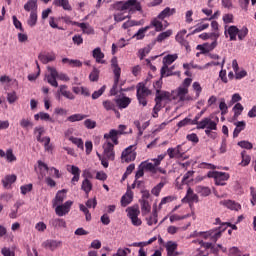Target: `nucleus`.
I'll return each instance as SVG.
<instances>
[{"instance_id": "obj_1", "label": "nucleus", "mask_w": 256, "mask_h": 256, "mask_svg": "<svg viewBox=\"0 0 256 256\" xmlns=\"http://www.w3.org/2000/svg\"><path fill=\"white\" fill-rule=\"evenodd\" d=\"M200 168H212V170H209L207 176L209 178H214L215 184L224 186L230 178L229 172H219L218 170H215L216 166L215 164H212L210 162H201Z\"/></svg>"}, {"instance_id": "obj_2", "label": "nucleus", "mask_w": 256, "mask_h": 256, "mask_svg": "<svg viewBox=\"0 0 256 256\" xmlns=\"http://www.w3.org/2000/svg\"><path fill=\"white\" fill-rule=\"evenodd\" d=\"M136 0H128L127 2H117L115 4L116 10H119L116 14H114V20L116 22H123L128 18L129 14H126L127 10H130L132 6H135Z\"/></svg>"}, {"instance_id": "obj_3", "label": "nucleus", "mask_w": 256, "mask_h": 256, "mask_svg": "<svg viewBox=\"0 0 256 256\" xmlns=\"http://www.w3.org/2000/svg\"><path fill=\"white\" fill-rule=\"evenodd\" d=\"M220 34L219 32H212L211 34H208L207 32H203V34H200L199 38H202V40H208L209 38H213V42L211 44L206 43V44H199L197 46L198 50H201L203 54H207L208 52H211V50H214L216 46L218 45V38Z\"/></svg>"}, {"instance_id": "obj_4", "label": "nucleus", "mask_w": 256, "mask_h": 256, "mask_svg": "<svg viewBox=\"0 0 256 256\" xmlns=\"http://www.w3.org/2000/svg\"><path fill=\"white\" fill-rule=\"evenodd\" d=\"M228 227H231L234 231L238 229L237 225H232V222H224L222 227H216V229H211L205 233V238H210L211 241L217 243L218 239L222 237V233H224Z\"/></svg>"}, {"instance_id": "obj_5", "label": "nucleus", "mask_w": 256, "mask_h": 256, "mask_svg": "<svg viewBox=\"0 0 256 256\" xmlns=\"http://www.w3.org/2000/svg\"><path fill=\"white\" fill-rule=\"evenodd\" d=\"M126 213H127V217H129L134 227H141L143 222L141 218H139V215H141L139 204H133V206H128L126 208Z\"/></svg>"}, {"instance_id": "obj_6", "label": "nucleus", "mask_w": 256, "mask_h": 256, "mask_svg": "<svg viewBox=\"0 0 256 256\" xmlns=\"http://www.w3.org/2000/svg\"><path fill=\"white\" fill-rule=\"evenodd\" d=\"M46 79H47V83H49V85H51L52 87H59V83H57V79H60V81H64L65 75L59 74V72H57V69H55V67L48 66Z\"/></svg>"}, {"instance_id": "obj_7", "label": "nucleus", "mask_w": 256, "mask_h": 256, "mask_svg": "<svg viewBox=\"0 0 256 256\" xmlns=\"http://www.w3.org/2000/svg\"><path fill=\"white\" fill-rule=\"evenodd\" d=\"M136 96L139 104L142 106H147V96L151 94V90L147 88L145 82H138Z\"/></svg>"}, {"instance_id": "obj_8", "label": "nucleus", "mask_w": 256, "mask_h": 256, "mask_svg": "<svg viewBox=\"0 0 256 256\" xmlns=\"http://www.w3.org/2000/svg\"><path fill=\"white\" fill-rule=\"evenodd\" d=\"M192 84V78H185L183 80L182 86H179L177 88V96L180 98V100L185 101V100H194L193 96H189V86Z\"/></svg>"}, {"instance_id": "obj_9", "label": "nucleus", "mask_w": 256, "mask_h": 256, "mask_svg": "<svg viewBox=\"0 0 256 256\" xmlns=\"http://www.w3.org/2000/svg\"><path fill=\"white\" fill-rule=\"evenodd\" d=\"M86 118V120H84ZM70 122H77L80 120H84V126L88 129L96 128L97 122L96 120H92L91 118H87V114H72L67 118Z\"/></svg>"}, {"instance_id": "obj_10", "label": "nucleus", "mask_w": 256, "mask_h": 256, "mask_svg": "<svg viewBox=\"0 0 256 256\" xmlns=\"http://www.w3.org/2000/svg\"><path fill=\"white\" fill-rule=\"evenodd\" d=\"M197 124L199 129L206 128L205 133L207 134V136L210 137L212 134V130H217V122H215V120H212V118L210 117L203 118Z\"/></svg>"}, {"instance_id": "obj_11", "label": "nucleus", "mask_w": 256, "mask_h": 256, "mask_svg": "<svg viewBox=\"0 0 256 256\" xmlns=\"http://www.w3.org/2000/svg\"><path fill=\"white\" fill-rule=\"evenodd\" d=\"M126 128V124H119V130L111 129L104 134V138H110L114 144H119V134H123Z\"/></svg>"}, {"instance_id": "obj_12", "label": "nucleus", "mask_w": 256, "mask_h": 256, "mask_svg": "<svg viewBox=\"0 0 256 256\" xmlns=\"http://www.w3.org/2000/svg\"><path fill=\"white\" fill-rule=\"evenodd\" d=\"M106 142L103 144V152L104 156L108 160H115L116 152H115V142H110L109 138H106Z\"/></svg>"}, {"instance_id": "obj_13", "label": "nucleus", "mask_w": 256, "mask_h": 256, "mask_svg": "<svg viewBox=\"0 0 256 256\" xmlns=\"http://www.w3.org/2000/svg\"><path fill=\"white\" fill-rule=\"evenodd\" d=\"M66 168L68 172L73 175V177L71 178V183L76 184L77 182H79L81 176V168H79V166H76L75 164H68Z\"/></svg>"}, {"instance_id": "obj_14", "label": "nucleus", "mask_w": 256, "mask_h": 256, "mask_svg": "<svg viewBox=\"0 0 256 256\" xmlns=\"http://www.w3.org/2000/svg\"><path fill=\"white\" fill-rule=\"evenodd\" d=\"M134 199V192L131 188V186H127V190L125 194L121 197V207H128V205H131L133 203Z\"/></svg>"}, {"instance_id": "obj_15", "label": "nucleus", "mask_w": 256, "mask_h": 256, "mask_svg": "<svg viewBox=\"0 0 256 256\" xmlns=\"http://www.w3.org/2000/svg\"><path fill=\"white\" fill-rule=\"evenodd\" d=\"M136 157H137V152L133 150V145H130L127 148H125V150H123L121 154V159L122 161H125V162H132L133 160H135Z\"/></svg>"}, {"instance_id": "obj_16", "label": "nucleus", "mask_w": 256, "mask_h": 256, "mask_svg": "<svg viewBox=\"0 0 256 256\" xmlns=\"http://www.w3.org/2000/svg\"><path fill=\"white\" fill-rule=\"evenodd\" d=\"M220 205H223V207H226V209H230V211H241L242 206L240 202H236V200H220Z\"/></svg>"}, {"instance_id": "obj_17", "label": "nucleus", "mask_w": 256, "mask_h": 256, "mask_svg": "<svg viewBox=\"0 0 256 256\" xmlns=\"http://www.w3.org/2000/svg\"><path fill=\"white\" fill-rule=\"evenodd\" d=\"M182 203H199V196L195 194L191 186L188 187L186 196L182 198Z\"/></svg>"}, {"instance_id": "obj_18", "label": "nucleus", "mask_w": 256, "mask_h": 256, "mask_svg": "<svg viewBox=\"0 0 256 256\" xmlns=\"http://www.w3.org/2000/svg\"><path fill=\"white\" fill-rule=\"evenodd\" d=\"M113 72H114V84L110 89V95L116 96V94H118V84L120 82L122 70L121 68H116L115 70H113Z\"/></svg>"}, {"instance_id": "obj_19", "label": "nucleus", "mask_w": 256, "mask_h": 256, "mask_svg": "<svg viewBox=\"0 0 256 256\" xmlns=\"http://www.w3.org/2000/svg\"><path fill=\"white\" fill-rule=\"evenodd\" d=\"M239 28L238 26H225L224 35L226 38L230 37L231 41H236L238 36Z\"/></svg>"}, {"instance_id": "obj_20", "label": "nucleus", "mask_w": 256, "mask_h": 256, "mask_svg": "<svg viewBox=\"0 0 256 256\" xmlns=\"http://www.w3.org/2000/svg\"><path fill=\"white\" fill-rule=\"evenodd\" d=\"M169 158H182L184 152L182 151V144H178L175 148L170 147L167 149Z\"/></svg>"}, {"instance_id": "obj_21", "label": "nucleus", "mask_w": 256, "mask_h": 256, "mask_svg": "<svg viewBox=\"0 0 256 256\" xmlns=\"http://www.w3.org/2000/svg\"><path fill=\"white\" fill-rule=\"evenodd\" d=\"M92 56L93 58H95L96 62L100 64L106 63V60H104L105 54L104 52H102V49L100 47L94 48V50L92 51Z\"/></svg>"}, {"instance_id": "obj_22", "label": "nucleus", "mask_w": 256, "mask_h": 256, "mask_svg": "<svg viewBox=\"0 0 256 256\" xmlns=\"http://www.w3.org/2000/svg\"><path fill=\"white\" fill-rule=\"evenodd\" d=\"M166 182H167L166 176H162L161 182L156 184V186H153V188L151 190L152 195H154L155 197H159L161 190L165 186Z\"/></svg>"}, {"instance_id": "obj_23", "label": "nucleus", "mask_w": 256, "mask_h": 256, "mask_svg": "<svg viewBox=\"0 0 256 256\" xmlns=\"http://www.w3.org/2000/svg\"><path fill=\"white\" fill-rule=\"evenodd\" d=\"M15 181H17V175H15V174L6 175L2 179V185H3L4 189H11V184L15 183Z\"/></svg>"}, {"instance_id": "obj_24", "label": "nucleus", "mask_w": 256, "mask_h": 256, "mask_svg": "<svg viewBox=\"0 0 256 256\" xmlns=\"http://www.w3.org/2000/svg\"><path fill=\"white\" fill-rule=\"evenodd\" d=\"M44 249H50V251H55L58 247H61V242L57 240H46L42 243Z\"/></svg>"}, {"instance_id": "obj_25", "label": "nucleus", "mask_w": 256, "mask_h": 256, "mask_svg": "<svg viewBox=\"0 0 256 256\" xmlns=\"http://www.w3.org/2000/svg\"><path fill=\"white\" fill-rule=\"evenodd\" d=\"M147 225L149 227L157 225L158 223V211L157 208H153L152 213L149 216H146Z\"/></svg>"}, {"instance_id": "obj_26", "label": "nucleus", "mask_w": 256, "mask_h": 256, "mask_svg": "<svg viewBox=\"0 0 256 256\" xmlns=\"http://www.w3.org/2000/svg\"><path fill=\"white\" fill-rule=\"evenodd\" d=\"M63 201H65V189L57 192L55 199L52 201V205L53 207H57V205H63Z\"/></svg>"}, {"instance_id": "obj_27", "label": "nucleus", "mask_w": 256, "mask_h": 256, "mask_svg": "<svg viewBox=\"0 0 256 256\" xmlns=\"http://www.w3.org/2000/svg\"><path fill=\"white\" fill-rule=\"evenodd\" d=\"M81 188H82V190H84L86 197H89V193H91V190L93 188V184H92L91 180L88 179L87 177H84V179L82 180Z\"/></svg>"}, {"instance_id": "obj_28", "label": "nucleus", "mask_w": 256, "mask_h": 256, "mask_svg": "<svg viewBox=\"0 0 256 256\" xmlns=\"http://www.w3.org/2000/svg\"><path fill=\"white\" fill-rule=\"evenodd\" d=\"M36 173H39L41 177H45L47 173H49V167L47 164L43 163V161L39 160L38 161V167H35Z\"/></svg>"}, {"instance_id": "obj_29", "label": "nucleus", "mask_w": 256, "mask_h": 256, "mask_svg": "<svg viewBox=\"0 0 256 256\" xmlns=\"http://www.w3.org/2000/svg\"><path fill=\"white\" fill-rule=\"evenodd\" d=\"M132 99L129 98V96H122V98L116 99V104L119 108H128V106L131 104Z\"/></svg>"}, {"instance_id": "obj_30", "label": "nucleus", "mask_w": 256, "mask_h": 256, "mask_svg": "<svg viewBox=\"0 0 256 256\" xmlns=\"http://www.w3.org/2000/svg\"><path fill=\"white\" fill-rule=\"evenodd\" d=\"M196 193L201 197H209L211 195V188L209 186L198 185L196 186Z\"/></svg>"}, {"instance_id": "obj_31", "label": "nucleus", "mask_w": 256, "mask_h": 256, "mask_svg": "<svg viewBox=\"0 0 256 256\" xmlns=\"http://www.w3.org/2000/svg\"><path fill=\"white\" fill-rule=\"evenodd\" d=\"M175 74H180V72H173V70L169 68V64H167V62H164L161 68V77L164 78L165 76H173Z\"/></svg>"}, {"instance_id": "obj_32", "label": "nucleus", "mask_w": 256, "mask_h": 256, "mask_svg": "<svg viewBox=\"0 0 256 256\" xmlns=\"http://www.w3.org/2000/svg\"><path fill=\"white\" fill-rule=\"evenodd\" d=\"M37 8V0H28L27 3L24 4V11H27V13L37 11Z\"/></svg>"}, {"instance_id": "obj_33", "label": "nucleus", "mask_w": 256, "mask_h": 256, "mask_svg": "<svg viewBox=\"0 0 256 256\" xmlns=\"http://www.w3.org/2000/svg\"><path fill=\"white\" fill-rule=\"evenodd\" d=\"M38 59L41 63L47 65V63H51V61H55V54H39Z\"/></svg>"}, {"instance_id": "obj_34", "label": "nucleus", "mask_w": 256, "mask_h": 256, "mask_svg": "<svg viewBox=\"0 0 256 256\" xmlns=\"http://www.w3.org/2000/svg\"><path fill=\"white\" fill-rule=\"evenodd\" d=\"M49 223L54 229H63L65 227V220L61 218H53Z\"/></svg>"}, {"instance_id": "obj_35", "label": "nucleus", "mask_w": 256, "mask_h": 256, "mask_svg": "<svg viewBox=\"0 0 256 256\" xmlns=\"http://www.w3.org/2000/svg\"><path fill=\"white\" fill-rule=\"evenodd\" d=\"M246 122L244 120H240L236 122V127L234 128L233 136L237 138L242 130H245Z\"/></svg>"}, {"instance_id": "obj_36", "label": "nucleus", "mask_w": 256, "mask_h": 256, "mask_svg": "<svg viewBox=\"0 0 256 256\" xmlns=\"http://www.w3.org/2000/svg\"><path fill=\"white\" fill-rule=\"evenodd\" d=\"M175 12V8H164V10H162V12H160V14L158 15V18H160L161 20H165V18L172 16L173 14H175Z\"/></svg>"}, {"instance_id": "obj_37", "label": "nucleus", "mask_w": 256, "mask_h": 256, "mask_svg": "<svg viewBox=\"0 0 256 256\" xmlns=\"http://www.w3.org/2000/svg\"><path fill=\"white\" fill-rule=\"evenodd\" d=\"M142 215H148L151 213V204L149 200H140Z\"/></svg>"}, {"instance_id": "obj_38", "label": "nucleus", "mask_w": 256, "mask_h": 256, "mask_svg": "<svg viewBox=\"0 0 256 256\" xmlns=\"http://www.w3.org/2000/svg\"><path fill=\"white\" fill-rule=\"evenodd\" d=\"M165 247H166V251H167L168 256H172L174 251H177V249H178V245L174 241H168L166 243Z\"/></svg>"}, {"instance_id": "obj_39", "label": "nucleus", "mask_w": 256, "mask_h": 256, "mask_svg": "<svg viewBox=\"0 0 256 256\" xmlns=\"http://www.w3.org/2000/svg\"><path fill=\"white\" fill-rule=\"evenodd\" d=\"M68 140H70L72 144H76V146L81 150H84V140L82 138H78L77 136H68Z\"/></svg>"}, {"instance_id": "obj_40", "label": "nucleus", "mask_w": 256, "mask_h": 256, "mask_svg": "<svg viewBox=\"0 0 256 256\" xmlns=\"http://www.w3.org/2000/svg\"><path fill=\"white\" fill-rule=\"evenodd\" d=\"M155 102H156V104L154 105V108H153V117L154 118H158V116H159V111L161 110V108H162V104H161V102H160V96L159 95H157L156 97H155Z\"/></svg>"}, {"instance_id": "obj_41", "label": "nucleus", "mask_w": 256, "mask_h": 256, "mask_svg": "<svg viewBox=\"0 0 256 256\" xmlns=\"http://www.w3.org/2000/svg\"><path fill=\"white\" fill-rule=\"evenodd\" d=\"M151 26H154L156 32H160L162 30H164V26H163V22H161V18H154V20L151 21V24H150V28Z\"/></svg>"}, {"instance_id": "obj_42", "label": "nucleus", "mask_w": 256, "mask_h": 256, "mask_svg": "<svg viewBox=\"0 0 256 256\" xmlns=\"http://www.w3.org/2000/svg\"><path fill=\"white\" fill-rule=\"evenodd\" d=\"M37 19V11L30 12V16L27 20V24L29 25V27H35V25H37Z\"/></svg>"}, {"instance_id": "obj_43", "label": "nucleus", "mask_w": 256, "mask_h": 256, "mask_svg": "<svg viewBox=\"0 0 256 256\" xmlns=\"http://www.w3.org/2000/svg\"><path fill=\"white\" fill-rule=\"evenodd\" d=\"M172 34H173V30H166L165 32L161 31V33L158 34V36L156 37V41L163 42L167 38H170V36H172Z\"/></svg>"}, {"instance_id": "obj_44", "label": "nucleus", "mask_w": 256, "mask_h": 256, "mask_svg": "<svg viewBox=\"0 0 256 256\" xmlns=\"http://www.w3.org/2000/svg\"><path fill=\"white\" fill-rule=\"evenodd\" d=\"M151 26H145L144 28H140L136 34H134V38L137 40H143L145 38V34L148 30H150Z\"/></svg>"}, {"instance_id": "obj_45", "label": "nucleus", "mask_w": 256, "mask_h": 256, "mask_svg": "<svg viewBox=\"0 0 256 256\" xmlns=\"http://www.w3.org/2000/svg\"><path fill=\"white\" fill-rule=\"evenodd\" d=\"M34 119L35 121H39V119H41V121H52L49 113H45V112H40L38 114H35Z\"/></svg>"}, {"instance_id": "obj_46", "label": "nucleus", "mask_w": 256, "mask_h": 256, "mask_svg": "<svg viewBox=\"0 0 256 256\" xmlns=\"http://www.w3.org/2000/svg\"><path fill=\"white\" fill-rule=\"evenodd\" d=\"M195 174V170H188L184 176L182 177V182L184 184H188L189 182H191L193 180V176Z\"/></svg>"}, {"instance_id": "obj_47", "label": "nucleus", "mask_w": 256, "mask_h": 256, "mask_svg": "<svg viewBox=\"0 0 256 256\" xmlns=\"http://www.w3.org/2000/svg\"><path fill=\"white\" fill-rule=\"evenodd\" d=\"M20 127H22V129L33 128V123L31 122V118H22L20 120Z\"/></svg>"}, {"instance_id": "obj_48", "label": "nucleus", "mask_w": 256, "mask_h": 256, "mask_svg": "<svg viewBox=\"0 0 256 256\" xmlns=\"http://www.w3.org/2000/svg\"><path fill=\"white\" fill-rule=\"evenodd\" d=\"M77 25L82 29L83 32H86L87 34H92L94 32L90 24H87L86 22H78Z\"/></svg>"}, {"instance_id": "obj_49", "label": "nucleus", "mask_w": 256, "mask_h": 256, "mask_svg": "<svg viewBox=\"0 0 256 256\" xmlns=\"http://www.w3.org/2000/svg\"><path fill=\"white\" fill-rule=\"evenodd\" d=\"M241 156L242 161L240 162V164H242V166H248V164H250L251 162V156L247 154L246 150H242Z\"/></svg>"}, {"instance_id": "obj_50", "label": "nucleus", "mask_w": 256, "mask_h": 256, "mask_svg": "<svg viewBox=\"0 0 256 256\" xmlns=\"http://www.w3.org/2000/svg\"><path fill=\"white\" fill-rule=\"evenodd\" d=\"M105 110H114L116 111V104L113 100H103L102 102Z\"/></svg>"}, {"instance_id": "obj_51", "label": "nucleus", "mask_w": 256, "mask_h": 256, "mask_svg": "<svg viewBox=\"0 0 256 256\" xmlns=\"http://www.w3.org/2000/svg\"><path fill=\"white\" fill-rule=\"evenodd\" d=\"M244 110L243 104H241L240 101H238L237 104L233 107L234 116H240Z\"/></svg>"}, {"instance_id": "obj_52", "label": "nucleus", "mask_w": 256, "mask_h": 256, "mask_svg": "<svg viewBox=\"0 0 256 256\" xmlns=\"http://www.w3.org/2000/svg\"><path fill=\"white\" fill-rule=\"evenodd\" d=\"M249 34V28L247 26H243L240 30L238 29V40H244Z\"/></svg>"}, {"instance_id": "obj_53", "label": "nucleus", "mask_w": 256, "mask_h": 256, "mask_svg": "<svg viewBox=\"0 0 256 256\" xmlns=\"http://www.w3.org/2000/svg\"><path fill=\"white\" fill-rule=\"evenodd\" d=\"M186 34H187L186 29L180 30V32H178L176 35V41L179 42V44H184Z\"/></svg>"}, {"instance_id": "obj_54", "label": "nucleus", "mask_w": 256, "mask_h": 256, "mask_svg": "<svg viewBox=\"0 0 256 256\" xmlns=\"http://www.w3.org/2000/svg\"><path fill=\"white\" fill-rule=\"evenodd\" d=\"M219 108L221 111L222 116L228 113V105L226 104L225 98H221L219 103Z\"/></svg>"}, {"instance_id": "obj_55", "label": "nucleus", "mask_w": 256, "mask_h": 256, "mask_svg": "<svg viewBox=\"0 0 256 256\" xmlns=\"http://www.w3.org/2000/svg\"><path fill=\"white\" fill-rule=\"evenodd\" d=\"M45 133V128L43 126H38L34 128V135H36L37 141H41V136Z\"/></svg>"}, {"instance_id": "obj_56", "label": "nucleus", "mask_w": 256, "mask_h": 256, "mask_svg": "<svg viewBox=\"0 0 256 256\" xmlns=\"http://www.w3.org/2000/svg\"><path fill=\"white\" fill-rule=\"evenodd\" d=\"M144 167H145V170L152 172V174H157V168H155L153 162H147V160H145Z\"/></svg>"}, {"instance_id": "obj_57", "label": "nucleus", "mask_w": 256, "mask_h": 256, "mask_svg": "<svg viewBox=\"0 0 256 256\" xmlns=\"http://www.w3.org/2000/svg\"><path fill=\"white\" fill-rule=\"evenodd\" d=\"M55 207L56 215H58V217H63V215H65V204H58Z\"/></svg>"}, {"instance_id": "obj_58", "label": "nucleus", "mask_w": 256, "mask_h": 256, "mask_svg": "<svg viewBox=\"0 0 256 256\" xmlns=\"http://www.w3.org/2000/svg\"><path fill=\"white\" fill-rule=\"evenodd\" d=\"M177 58H178V54H167V56H165V58L163 59V62H166V64L170 65L173 62H175Z\"/></svg>"}, {"instance_id": "obj_59", "label": "nucleus", "mask_w": 256, "mask_h": 256, "mask_svg": "<svg viewBox=\"0 0 256 256\" xmlns=\"http://www.w3.org/2000/svg\"><path fill=\"white\" fill-rule=\"evenodd\" d=\"M152 50V46L148 45L145 48H141L139 50V54H140V60H143V58H145V56H147V54H149V52H151Z\"/></svg>"}, {"instance_id": "obj_60", "label": "nucleus", "mask_w": 256, "mask_h": 256, "mask_svg": "<svg viewBox=\"0 0 256 256\" xmlns=\"http://www.w3.org/2000/svg\"><path fill=\"white\" fill-rule=\"evenodd\" d=\"M105 90H106V85L101 86V88H99V90H95L92 94L93 100L100 98V96H102V94H104Z\"/></svg>"}, {"instance_id": "obj_61", "label": "nucleus", "mask_w": 256, "mask_h": 256, "mask_svg": "<svg viewBox=\"0 0 256 256\" xmlns=\"http://www.w3.org/2000/svg\"><path fill=\"white\" fill-rule=\"evenodd\" d=\"M144 164H145V161L140 163V165H139V167H138V170H137V172H136V174H135L136 180L139 179V178H141V176H144V174H145V167H144Z\"/></svg>"}, {"instance_id": "obj_62", "label": "nucleus", "mask_w": 256, "mask_h": 256, "mask_svg": "<svg viewBox=\"0 0 256 256\" xmlns=\"http://www.w3.org/2000/svg\"><path fill=\"white\" fill-rule=\"evenodd\" d=\"M6 159L9 163H13V161H17V157L13 154V149H8L6 151Z\"/></svg>"}, {"instance_id": "obj_63", "label": "nucleus", "mask_w": 256, "mask_h": 256, "mask_svg": "<svg viewBox=\"0 0 256 256\" xmlns=\"http://www.w3.org/2000/svg\"><path fill=\"white\" fill-rule=\"evenodd\" d=\"M17 99H19V97H17L16 92H10L7 94V101H8V103H10V105H12V103H15V101H17Z\"/></svg>"}, {"instance_id": "obj_64", "label": "nucleus", "mask_w": 256, "mask_h": 256, "mask_svg": "<svg viewBox=\"0 0 256 256\" xmlns=\"http://www.w3.org/2000/svg\"><path fill=\"white\" fill-rule=\"evenodd\" d=\"M1 253L3 256H15V250H11L9 247H3Z\"/></svg>"}]
</instances>
